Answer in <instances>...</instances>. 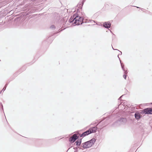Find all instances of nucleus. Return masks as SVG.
Returning <instances> with one entry per match:
<instances>
[{
    "instance_id": "obj_11",
    "label": "nucleus",
    "mask_w": 152,
    "mask_h": 152,
    "mask_svg": "<svg viewBox=\"0 0 152 152\" xmlns=\"http://www.w3.org/2000/svg\"><path fill=\"white\" fill-rule=\"evenodd\" d=\"M120 62H121V65L122 68L123 70L124 71V73L125 74V75H126V74L127 73V70L125 71V70H124V66L122 65V64L121 63V61H120Z\"/></svg>"
},
{
    "instance_id": "obj_5",
    "label": "nucleus",
    "mask_w": 152,
    "mask_h": 152,
    "mask_svg": "<svg viewBox=\"0 0 152 152\" xmlns=\"http://www.w3.org/2000/svg\"><path fill=\"white\" fill-rule=\"evenodd\" d=\"M91 132L89 131V130L83 133L80 136V137H85L89 134H91Z\"/></svg>"
},
{
    "instance_id": "obj_13",
    "label": "nucleus",
    "mask_w": 152,
    "mask_h": 152,
    "mask_svg": "<svg viewBox=\"0 0 152 152\" xmlns=\"http://www.w3.org/2000/svg\"><path fill=\"white\" fill-rule=\"evenodd\" d=\"M50 28L52 29H53V28H55V27L54 25H53L51 26H50Z\"/></svg>"
},
{
    "instance_id": "obj_1",
    "label": "nucleus",
    "mask_w": 152,
    "mask_h": 152,
    "mask_svg": "<svg viewBox=\"0 0 152 152\" xmlns=\"http://www.w3.org/2000/svg\"><path fill=\"white\" fill-rule=\"evenodd\" d=\"M83 20V18L82 17H81L77 14H75L71 17L69 21L70 23L75 24V25H78L82 24Z\"/></svg>"
},
{
    "instance_id": "obj_19",
    "label": "nucleus",
    "mask_w": 152,
    "mask_h": 152,
    "mask_svg": "<svg viewBox=\"0 0 152 152\" xmlns=\"http://www.w3.org/2000/svg\"><path fill=\"white\" fill-rule=\"evenodd\" d=\"M136 7L137 8H140V7Z\"/></svg>"
},
{
    "instance_id": "obj_6",
    "label": "nucleus",
    "mask_w": 152,
    "mask_h": 152,
    "mask_svg": "<svg viewBox=\"0 0 152 152\" xmlns=\"http://www.w3.org/2000/svg\"><path fill=\"white\" fill-rule=\"evenodd\" d=\"M126 118H121L119 119L117 122H120L121 124H122L126 122Z\"/></svg>"
},
{
    "instance_id": "obj_15",
    "label": "nucleus",
    "mask_w": 152,
    "mask_h": 152,
    "mask_svg": "<svg viewBox=\"0 0 152 152\" xmlns=\"http://www.w3.org/2000/svg\"><path fill=\"white\" fill-rule=\"evenodd\" d=\"M119 52H120V53L118 55H121L122 54V52H121L118 50Z\"/></svg>"
},
{
    "instance_id": "obj_10",
    "label": "nucleus",
    "mask_w": 152,
    "mask_h": 152,
    "mask_svg": "<svg viewBox=\"0 0 152 152\" xmlns=\"http://www.w3.org/2000/svg\"><path fill=\"white\" fill-rule=\"evenodd\" d=\"M76 142V145L77 146H79L81 142V139L78 140Z\"/></svg>"
},
{
    "instance_id": "obj_8",
    "label": "nucleus",
    "mask_w": 152,
    "mask_h": 152,
    "mask_svg": "<svg viewBox=\"0 0 152 152\" xmlns=\"http://www.w3.org/2000/svg\"><path fill=\"white\" fill-rule=\"evenodd\" d=\"M111 26V24L109 22H105L104 24V26L107 28H110Z\"/></svg>"
},
{
    "instance_id": "obj_17",
    "label": "nucleus",
    "mask_w": 152,
    "mask_h": 152,
    "mask_svg": "<svg viewBox=\"0 0 152 152\" xmlns=\"http://www.w3.org/2000/svg\"><path fill=\"white\" fill-rule=\"evenodd\" d=\"M123 96V95H122L118 99L119 100L122 97V96Z\"/></svg>"
},
{
    "instance_id": "obj_16",
    "label": "nucleus",
    "mask_w": 152,
    "mask_h": 152,
    "mask_svg": "<svg viewBox=\"0 0 152 152\" xmlns=\"http://www.w3.org/2000/svg\"><path fill=\"white\" fill-rule=\"evenodd\" d=\"M80 12V10L78 9L77 10V12Z\"/></svg>"
},
{
    "instance_id": "obj_18",
    "label": "nucleus",
    "mask_w": 152,
    "mask_h": 152,
    "mask_svg": "<svg viewBox=\"0 0 152 152\" xmlns=\"http://www.w3.org/2000/svg\"><path fill=\"white\" fill-rule=\"evenodd\" d=\"M112 48H113V47H112ZM113 48V50H114V49ZM115 50H117V49H115Z\"/></svg>"
},
{
    "instance_id": "obj_7",
    "label": "nucleus",
    "mask_w": 152,
    "mask_h": 152,
    "mask_svg": "<svg viewBox=\"0 0 152 152\" xmlns=\"http://www.w3.org/2000/svg\"><path fill=\"white\" fill-rule=\"evenodd\" d=\"M97 129V127H96L95 126L90 129H89V131H90V132H91V133H95L96 132Z\"/></svg>"
},
{
    "instance_id": "obj_12",
    "label": "nucleus",
    "mask_w": 152,
    "mask_h": 152,
    "mask_svg": "<svg viewBox=\"0 0 152 152\" xmlns=\"http://www.w3.org/2000/svg\"><path fill=\"white\" fill-rule=\"evenodd\" d=\"M7 84H6L5 85V87L3 88V89L1 91V93L2 92V91H4L6 89V87L7 86Z\"/></svg>"
},
{
    "instance_id": "obj_9",
    "label": "nucleus",
    "mask_w": 152,
    "mask_h": 152,
    "mask_svg": "<svg viewBox=\"0 0 152 152\" xmlns=\"http://www.w3.org/2000/svg\"><path fill=\"white\" fill-rule=\"evenodd\" d=\"M141 116L140 114L137 113H136L134 115L135 118L137 119H140L141 117Z\"/></svg>"
},
{
    "instance_id": "obj_20",
    "label": "nucleus",
    "mask_w": 152,
    "mask_h": 152,
    "mask_svg": "<svg viewBox=\"0 0 152 152\" xmlns=\"http://www.w3.org/2000/svg\"><path fill=\"white\" fill-rule=\"evenodd\" d=\"M118 58H119L120 59V58H119V57L118 55Z\"/></svg>"
},
{
    "instance_id": "obj_14",
    "label": "nucleus",
    "mask_w": 152,
    "mask_h": 152,
    "mask_svg": "<svg viewBox=\"0 0 152 152\" xmlns=\"http://www.w3.org/2000/svg\"><path fill=\"white\" fill-rule=\"evenodd\" d=\"M123 77L125 79H126V75H123Z\"/></svg>"
},
{
    "instance_id": "obj_4",
    "label": "nucleus",
    "mask_w": 152,
    "mask_h": 152,
    "mask_svg": "<svg viewBox=\"0 0 152 152\" xmlns=\"http://www.w3.org/2000/svg\"><path fill=\"white\" fill-rule=\"evenodd\" d=\"M144 113L145 114H152V108H148L143 110Z\"/></svg>"
},
{
    "instance_id": "obj_2",
    "label": "nucleus",
    "mask_w": 152,
    "mask_h": 152,
    "mask_svg": "<svg viewBox=\"0 0 152 152\" xmlns=\"http://www.w3.org/2000/svg\"><path fill=\"white\" fill-rule=\"evenodd\" d=\"M95 141L96 140L94 138H93L89 141L83 143L82 144L83 145V148H86L91 147L94 145V143L95 142Z\"/></svg>"
},
{
    "instance_id": "obj_3",
    "label": "nucleus",
    "mask_w": 152,
    "mask_h": 152,
    "mask_svg": "<svg viewBox=\"0 0 152 152\" xmlns=\"http://www.w3.org/2000/svg\"><path fill=\"white\" fill-rule=\"evenodd\" d=\"M78 138L76 134H74L72 136L69 138V141L72 143L74 142Z\"/></svg>"
}]
</instances>
